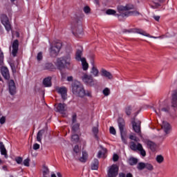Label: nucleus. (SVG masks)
I'll return each instance as SVG.
<instances>
[{
  "mask_svg": "<svg viewBox=\"0 0 177 177\" xmlns=\"http://www.w3.org/2000/svg\"><path fill=\"white\" fill-rule=\"evenodd\" d=\"M118 158H119V157H118V155H117V154H113V161H118Z\"/></svg>",
  "mask_w": 177,
  "mask_h": 177,
  "instance_id": "obj_54",
  "label": "nucleus"
},
{
  "mask_svg": "<svg viewBox=\"0 0 177 177\" xmlns=\"http://www.w3.org/2000/svg\"><path fill=\"white\" fill-rule=\"evenodd\" d=\"M130 148L131 149V150H134V151H136V150H138V151H140L142 157H146V151L143 149V147L141 145L140 143H138V145H136L135 144V142H131Z\"/></svg>",
  "mask_w": 177,
  "mask_h": 177,
  "instance_id": "obj_6",
  "label": "nucleus"
},
{
  "mask_svg": "<svg viewBox=\"0 0 177 177\" xmlns=\"http://www.w3.org/2000/svg\"><path fill=\"white\" fill-rule=\"evenodd\" d=\"M145 168L149 171H153V165H151V163H145Z\"/></svg>",
  "mask_w": 177,
  "mask_h": 177,
  "instance_id": "obj_38",
  "label": "nucleus"
},
{
  "mask_svg": "<svg viewBox=\"0 0 177 177\" xmlns=\"http://www.w3.org/2000/svg\"><path fill=\"white\" fill-rule=\"evenodd\" d=\"M43 84L46 88H49V86H52V77H48L45 78L43 80Z\"/></svg>",
  "mask_w": 177,
  "mask_h": 177,
  "instance_id": "obj_23",
  "label": "nucleus"
},
{
  "mask_svg": "<svg viewBox=\"0 0 177 177\" xmlns=\"http://www.w3.org/2000/svg\"><path fill=\"white\" fill-rule=\"evenodd\" d=\"M10 66L11 67V70L12 71V73H16V67L15 66V64H10Z\"/></svg>",
  "mask_w": 177,
  "mask_h": 177,
  "instance_id": "obj_51",
  "label": "nucleus"
},
{
  "mask_svg": "<svg viewBox=\"0 0 177 177\" xmlns=\"http://www.w3.org/2000/svg\"><path fill=\"white\" fill-rule=\"evenodd\" d=\"M98 132H99V127L97 126L93 127V133H94V135H97Z\"/></svg>",
  "mask_w": 177,
  "mask_h": 177,
  "instance_id": "obj_43",
  "label": "nucleus"
},
{
  "mask_svg": "<svg viewBox=\"0 0 177 177\" xmlns=\"http://www.w3.org/2000/svg\"><path fill=\"white\" fill-rule=\"evenodd\" d=\"M67 105L66 104L59 103L57 106V111L60 113L61 114H66V111H67Z\"/></svg>",
  "mask_w": 177,
  "mask_h": 177,
  "instance_id": "obj_15",
  "label": "nucleus"
},
{
  "mask_svg": "<svg viewBox=\"0 0 177 177\" xmlns=\"http://www.w3.org/2000/svg\"><path fill=\"white\" fill-rule=\"evenodd\" d=\"M118 127L120 131V135L122 138V140L123 143L127 145V138H125V132H124V127H125V123L124 122V120L120 119L118 120Z\"/></svg>",
  "mask_w": 177,
  "mask_h": 177,
  "instance_id": "obj_10",
  "label": "nucleus"
},
{
  "mask_svg": "<svg viewBox=\"0 0 177 177\" xmlns=\"http://www.w3.org/2000/svg\"><path fill=\"white\" fill-rule=\"evenodd\" d=\"M109 132L110 133H111V135H115L117 133V132L115 131V129H114V127H111L109 128Z\"/></svg>",
  "mask_w": 177,
  "mask_h": 177,
  "instance_id": "obj_44",
  "label": "nucleus"
},
{
  "mask_svg": "<svg viewBox=\"0 0 177 177\" xmlns=\"http://www.w3.org/2000/svg\"><path fill=\"white\" fill-rule=\"evenodd\" d=\"M129 164L130 165H136V164H138V159L135 158H130L129 159Z\"/></svg>",
  "mask_w": 177,
  "mask_h": 177,
  "instance_id": "obj_33",
  "label": "nucleus"
},
{
  "mask_svg": "<svg viewBox=\"0 0 177 177\" xmlns=\"http://www.w3.org/2000/svg\"><path fill=\"white\" fill-rule=\"evenodd\" d=\"M6 121V118L5 116H3L0 118V124H5Z\"/></svg>",
  "mask_w": 177,
  "mask_h": 177,
  "instance_id": "obj_48",
  "label": "nucleus"
},
{
  "mask_svg": "<svg viewBox=\"0 0 177 177\" xmlns=\"http://www.w3.org/2000/svg\"><path fill=\"white\" fill-rule=\"evenodd\" d=\"M146 163L145 162H139L138 164L137 168L140 171H142V169H145Z\"/></svg>",
  "mask_w": 177,
  "mask_h": 177,
  "instance_id": "obj_36",
  "label": "nucleus"
},
{
  "mask_svg": "<svg viewBox=\"0 0 177 177\" xmlns=\"http://www.w3.org/2000/svg\"><path fill=\"white\" fill-rule=\"evenodd\" d=\"M84 13H89V12H91V8L88 6H85L84 8Z\"/></svg>",
  "mask_w": 177,
  "mask_h": 177,
  "instance_id": "obj_49",
  "label": "nucleus"
},
{
  "mask_svg": "<svg viewBox=\"0 0 177 177\" xmlns=\"http://www.w3.org/2000/svg\"><path fill=\"white\" fill-rule=\"evenodd\" d=\"M91 68L90 70L91 75L85 73L82 77V80L83 82L86 84V85H88V86H94L95 80V79H93V77L95 78L99 77V75H100V73L99 72V69L97 68V66H96L95 60L93 59L91 60Z\"/></svg>",
  "mask_w": 177,
  "mask_h": 177,
  "instance_id": "obj_1",
  "label": "nucleus"
},
{
  "mask_svg": "<svg viewBox=\"0 0 177 177\" xmlns=\"http://www.w3.org/2000/svg\"><path fill=\"white\" fill-rule=\"evenodd\" d=\"M43 176H46V175H49V169L46 166H43Z\"/></svg>",
  "mask_w": 177,
  "mask_h": 177,
  "instance_id": "obj_34",
  "label": "nucleus"
},
{
  "mask_svg": "<svg viewBox=\"0 0 177 177\" xmlns=\"http://www.w3.org/2000/svg\"><path fill=\"white\" fill-rule=\"evenodd\" d=\"M1 74L5 80H9L10 75L9 74V69L6 66H2L1 68Z\"/></svg>",
  "mask_w": 177,
  "mask_h": 177,
  "instance_id": "obj_16",
  "label": "nucleus"
},
{
  "mask_svg": "<svg viewBox=\"0 0 177 177\" xmlns=\"http://www.w3.org/2000/svg\"><path fill=\"white\" fill-rule=\"evenodd\" d=\"M84 96H88V97H91L92 96V94L91 91H84Z\"/></svg>",
  "mask_w": 177,
  "mask_h": 177,
  "instance_id": "obj_52",
  "label": "nucleus"
},
{
  "mask_svg": "<svg viewBox=\"0 0 177 177\" xmlns=\"http://www.w3.org/2000/svg\"><path fill=\"white\" fill-rule=\"evenodd\" d=\"M82 68L84 71H86V70H88V68H89V65L86 63V59L83 57L82 59Z\"/></svg>",
  "mask_w": 177,
  "mask_h": 177,
  "instance_id": "obj_28",
  "label": "nucleus"
},
{
  "mask_svg": "<svg viewBox=\"0 0 177 177\" xmlns=\"http://www.w3.org/2000/svg\"><path fill=\"white\" fill-rule=\"evenodd\" d=\"M101 75L102 77H105L106 78H108V80H113V75L107 71L106 69H102L101 70Z\"/></svg>",
  "mask_w": 177,
  "mask_h": 177,
  "instance_id": "obj_19",
  "label": "nucleus"
},
{
  "mask_svg": "<svg viewBox=\"0 0 177 177\" xmlns=\"http://www.w3.org/2000/svg\"><path fill=\"white\" fill-rule=\"evenodd\" d=\"M73 151L76 154H78V153H80V147H78V145H75L74 149H73Z\"/></svg>",
  "mask_w": 177,
  "mask_h": 177,
  "instance_id": "obj_46",
  "label": "nucleus"
},
{
  "mask_svg": "<svg viewBox=\"0 0 177 177\" xmlns=\"http://www.w3.org/2000/svg\"><path fill=\"white\" fill-rule=\"evenodd\" d=\"M39 149V145L36 143L33 145V150H38Z\"/></svg>",
  "mask_w": 177,
  "mask_h": 177,
  "instance_id": "obj_53",
  "label": "nucleus"
},
{
  "mask_svg": "<svg viewBox=\"0 0 177 177\" xmlns=\"http://www.w3.org/2000/svg\"><path fill=\"white\" fill-rule=\"evenodd\" d=\"M103 95L105 96H109L110 95V88H105L103 91H102Z\"/></svg>",
  "mask_w": 177,
  "mask_h": 177,
  "instance_id": "obj_39",
  "label": "nucleus"
},
{
  "mask_svg": "<svg viewBox=\"0 0 177 177\" xmlns=\"http://www.w3.org/2000/svg\"><path fill=\"white\" fill-rule=\"evenodd\" d=\"M16 0H10L12 3L15 2Z\"/></svg>",
  "mask_w": 177,
  "mask_h": 177,
  "instance_id": "obj_63",
  "label": "nucleus"
},
{
  "mask_svg": "<svg viewBox=\"0 0 177 177\" xmlns=\"http://www.w3.org/2000/svg\"><path fill=\"white\" fill-rule=\"evenodd\" d=\"M97 168H99V160L97 159H95L91 165V169L96 170Z\"/></svg>",
  "mask_w": 177,
  "mask_h": 177,
  "instance_id": "obj_31",
  "label": "nucleus"
},
{
  "mask_svg": "<svg viewBox=\"0 0 177 177\" xmlns=\"http://www.w3.org/2000/svg\"><path fill=\"white\" fill-rule=\"evenodd\" d=\"M51 177H56V174H52Z\"/></svg>",
  "mask_w": 177,
  "mask_h": 177,
  "instance_id": "obj_62",
  "label": "nucleus"
},
{
  "mask_svg": "<svg viewBox=\"0 0 177 177\" xmlns=\"http://www.w3.org/2000/svg\"><path fill=\"white\" fill-rule=\"evenodd\" d=\"M17 52H19V40L15 39L12 43V55L14 57L17 56Z\"/></svg>",
  "mask_w": 177,
  "mask_h": 177,
  "instance_id": "obj_12",
  "label": "nucleus"
},
{
  "mask_svg": "<svg viewBox=\"0 0 177 177\" xmlns=\"http://www.w3.org/2000/svg\"><path fill=\"white\" fill-rule=\"evenodd\" d=\"M132 109L131 108V106H127L125 109V113L127 115H131V111Z\"/></svg>",
  "mask_w": 177,
  "mask_h": 177,
  "instance_id": "obj_41",
  "label": "nucleus"
},
{
  "mask_svg": "<svg viewBox=\"0 0 177 177\" xmlns=\"http://www.w3.org/2000/svg\"><path fill=\"white\" fill-rule=\"evenodd\" d=\"M2 164V160L0 159V165Z\"/></svg>",
  "mask_w": 177,
  "mask_h": 177,
  "instance_id": "obj_64",
  "label": "nucleus"
},
{
  "mask_svg": "<svg viewBox=\"0 0 177 177\" xmlns=\"http://www.w3.org/2000/svg\"><path fill=\"white\" fill-rule=\"evenodd\" d=\"M44 133H45V131H44V130H40L37 133V142H41V141L42 140V136H44Z\"/></svg>",
  "mask_w": 177,
  "mask_h": 177,
  "instance_id": "obj_30",
  "label": "nucleus"
},
{
  "mask_svg": "<svg viewBox=\"0 0 177 177\" xmlns=\"http://www.w3.org/2000/svg\"><path fill=\"white\" fill-rule=\"evenodd\" d=\"M119 169L117 165H112L108 167V177H117Z\"/></svg>",
  "mask_w": 177,
  "mask_h": 177,
  "instance_id": "obj_9",
  "label": "nucleus"
},
{
  "mask_svg": "<svg viewBox=\"0 0 177 177\" xmlns=\"http://www.w3.org/2000/svg\"><path fill=\"white\" fill-rule=\"evenodd\" d=\"M71 140L72 142L76 143V142H78V140H80V136H78V135L77 134H73L72 135Z\"/></svg>",
  "mask_w": 177,
  "mask_h": 177,
  "instance_id": "obj_35",
  "label": "nucleus"
},
{
  "mask_svg": "<svg viewBox=\"0 0 177 177\" xmlns=\"http://www.w3.org/2000/svg\"><path fill=\"white\" fill-rule=\"evenodd\" d=\"M132 7H129V6H120L119 7H118L119 12H123L120 14V16H122V17H129V16H139V15H140L139 11H128Z\"/></svg>",
  "mask_w": 177,
  "mask_h": 177,
  "instance_id": "obj_3",
  "label": "nucleus"
},
{
  "mask_svg": "<svg viewBox=\"0 0 177 177\" xmlns=\"http://www.w3.org/2000/svg\"><path fill=\"white\" fill-rule=\"evenodd\" d=\"M86 160H88V153L83 151L82 157L80 158V161H81V162H86Z\"/></svg>",
  "mask_w": 177,
  "mask_h": 177,
  "instance_id": "obj_27",
  "label": "nucleus"
},
{
  "mask_svg": "<svg viewBox=\"0 0 177 177\" xmlns=\"http://www.w3.org/2000/svg\"><path fill=\"white\" fill-rule=\"evenodd\" d=\"M156 160L158 164H162L164 162V156L162 155H158L156 156Z\"/></svg>",
  "mask_w": 177,
  "mask_h": 177,
  "instance_id": "obj_32",
  "label": "nucleus"
},
{
  "mask_svg": "<svg viewBox=\"0 0 177 177\" xmlns=\"http://www.w3.org/2000/svg\"><path fill=\"white\" fill-rule=\"evenodd\" d=\"M12 37H16L17 38H19L20 37V34L19 32H12Z\"/></svg>",
  "mask_w": 177,
  "mask_h": 177,
  "instance_id": "obj_50",
  "label": "nucleus"
},
{
  "mask_svg": "<svg viewBox=\"0 0 177 177\" xmlns=\"http://www.w3.org/2000/svg\"><path fill=\"white\" fill-rule=\"evenodd\" d=\"M57 175L58 177H62V174H60L59 172L57 174Z\"/></svg>",
  "mask_w": 177,
  "mask_h": 177,
  "instance_id": "obj_61",
  "label": "nucleus"
},
{
  "mask_svg": "<svg viewBox=\"0 0 177 177\" xmlns=\"http://www.w3.org/2000/svg\"><path fill=\"white\" fill-rule=\"evenodd\" d=\"M127 176L124 173H120L119 174V177H126Z\"/></svg>",
  "mask_w": 177,
  "mask_h": 177,
  "instance_id": "obj_58",
  "label": "nucleus"
},
{
  "mask_svg": "<svg viewBox=\"0 0 177 177\" xmlns=\"http://www.w3.org/2000/svg\"><path fill=\"white\" fill-rule=\"evenodd\" d=\"M62 49V43H57L54 46H51L50 48V53L53 57H56Z\"/></svg>",
  "mask_w": 177,
  "mask_h": 177,
  "instance_id": "obj_7",
  "label": "nucleus"
},
{
  "mask_svg": "<svg viewBox=\"0 0 177 177\" xmlns=\"http://www.w3.org/2000/svg\"><path fill=\"white\" fill-rule=\"evenodd\" d=\"M0 151L1 156H4L5 158H8V152L6 151V148H5V145L2 142H0Z\"/></svg>",
  "mask_w": 177,
  "mask_h": 177,
  "instance_id": "obj_21",
  "label": "nucleus"
},
{
  "mask_svg": "<svg viewBox=\"0 0 177 177\" xmlns=\"http://www.w3.org/2000/svg\"><path fill=\"white\" fill-rule=\"evenodd\" d=\"M76 32H77V35H82V32H83L82 25H80L78 26L77 29L76 30Z\"/></svg>",
  "mask_w": 177,
  "mask_h": 177,
  "instance_id": "obj_37",
  "label": "nucleus"
},
{
  "mask_svg": "<svg viewBox=\"0 0 177 177\" xmlns=\"http://www.w3.org/2000/svg\"><path fill=\"white\" fill-rule=\"evenodd\" d=\"M30 158H28L23 161V165L25 167H30Z\"/></svg>",
  "mask_w": 177,
  "mask_h": 177,
  "instance_id": "obj_40",
  "label": "nucleus"
},
{
  "mask_svg": "<svg viewBox=\"0 0 177 177\" xmlns=\"http://www.w3.org/2000/svg\"><path fill=\"white\" fill-rule=\"evenodd\" d=\"M8 88L10 95L16 94V85L15 84V81L13 80L9 81Z\"/></svg>",
  "mask_w": 177,
  "mask_h": 177,
  "instance_id": "obj_14",
  "label": "nucleus"
},
{
  "mask_svg": "<svg viewBox=\"0 0 177 177\" xmlns=\"http://www.w3.org/2000/svg\"><path fill=\"white\" fill-rule=\"evenodd\" d=\"M73 76H68L67 77V81H68L69 82H71V81H73Z\"/></svg>",
  "mask_w": 177,
  "mask_h": 177,
  "instance_id": "obj_56",
  "label": "nucleus"
},
{
  "mask_svg": "<svg viewBox=\"0 0 177 177\" xmlns=\"http://www.w3.org/2000/svg\"><path fill=\"white\" fill-rule=\"evenodd\" d=\"M106 151H107V150L106 149V148H102V151H100L97 155V157L98 158H104V155L106 154Z\"/></svg>",
  "mask_w": 177,
  "mask_h": 177,
  "instance_id": "obj_29",
  "label": "nucleus"
},
{
  "mask_svg": "<svg viewBox=\"0 0 177 177\" xmlns=\"http://www.w3.org/2000/svg\"><path fill=\"white\" fill-rule=\"evenodd\" d=\"M153 19L156 21H158L160 20V16H154Z\"/></svg>",
  "mask_w": 177,
  "mask_h": 177,
  "instance_id": "obj_57",
  "label": "nucleus"
},
{
  "mask_svg": "<svg viewBox=\"0 0 177 177\" xmlns=\"http://www.w3.org/2000/svg\"><path fill=\"white\" fill-rule=\"evenodd\" d=\"M15 161H16L17 164H21V162H23V158H21V157L16 158Z\"/></svg>",
  "mask_w": 177,
  "mask_h": 177,
  "instance_id": "obj_45",
  "label": "nucleus"
},
{
  "mask_svg": "<svg viewBox=\"0 0 177 177\" xmlns=\"http://www.w3.org/2000/svg\"><path fill=\"white\" fill-rule=\"evenodd\" d=\"M55 65L52 63H46L42 66L43 70H49L50 71H52V70H55Z\"/></svg>",
  "mask_w": 177,
  "mask_h": 177,
  "instance_id": "obj_22",
  "label": "nucleus"
},
{
  "mask_svg": "<svg viewBox=\"0 0 177 177\" xmlns=\"http://www.w3.org/2000/svg\"><path fill=\"white\" fill-rule=\"evenodd\" d=\"M146 143L149 149H150L151 150H156V147H157V145H156V143H154L153 141L148 140Z\"/></svg>",
  "mask_w": 177,
  "mask_h": 177,
  "instance_id": "obj_26",
  "label": "nucleus"
},
{
  "mask_svg": "<svg viewBox=\"0 0 177 177\" xmlns=\"http://www.w3.org/2000/svg\"><path fill=\"white\" fill-rule=\"evenodd\" d=\"M1 21L3 26L5 27V29L6 30L7 32H9L12 30V25L9 21V18L8 17V16L5 15H1Z\"/></svg>",
  "mask_w": 177,
  "mask_h": 177,
  "instance_id": "obj_5",
  "label": "nucleus"
},
{
  "mask_svg": "<svg viewBox=\"0 0 177 177\" xmlns=\"http://www.w3.org/2000/svg\"><path fill=\"white\" fill-rule=\"evenodd\" d=\"M54 63L58 70H63V68L70 70V68L71 67V55L68 54L57 58Z\"/></svg>",
  "mask_w": 177,
  "mask_h": 177,
  "instance_id": "obj_2",
  "label": "nucleus"
},
{
  "mask_svg": "<svg viewBox=\"0 0 177 177\" xmlns=\"http://www.w3.org/2000/svg\"><path fill=\"white\" fill-rule=\"evenodd\" d=\"M133 32H136V34H140V35H143L144 37H148V38H153V39H162L164 38V36H160V37H154L150 35V34L146 32V31L139 29V28H135L133 30Z\"/></svg>",
  "mask_w": 177,
  "mask_h": 177,
  "instance_id": "obj_8",
  "label": "nucleus"
},
{
  "mask_svg": "<svg viewBox=\"0 0 177 177\" xmlns=\"http://www.w3.org/2000/svg\"><path fill=\"white\" fill-rule=\"evenodd\" d=\"M72 92L76 96H79V97H84L85 96V90L80 82H75L72 84Z\"/></svg>",
  "mask_w": 177,
  "mask_h": 177,
  "instance_id": "obj_4",
  "label": "nucleus"
},
{
  "mask_svg": "<svg viewBox=\"0 0 177 177\" xmlns=\"http://www.w3.org/2000/svg\"><path fill=\"white\" fill-rule=\"evenodd\" d=\"M43 58V55H42V53H39L37 54V59L38 60V62H39L40 60H41Z\"/></svg>",
  "mask_w": 177,
  "mask_h": 177,
  "instance_id": "obj_47",
  "label": "nucleus"
},
{
  "mask_svg": "<svg viewBox=\"0 0 177 177\" xmlns=\"http://www.w3.org/2000/svg\"><path fill=\"white\" fill-rule=\"evenodd\" d=\"M77 116L74 115L73 117V123H72V131L74 132H77L78 129H80V124L75 123Z\"/></svg>",
  "mask_w": 177,
  "mask_h": 177,
  "instance_id": "obj_20",
  "label": "nucleus"
},
{
  "mask_svg": "<svg viewBox=\"0 0 177 177\" xmlns=\"http://www.w3.org/2000/svg\"><path fill=\"white\" fill-rule=\"evenodd\" d=\"M82 56V48L80 47V50H77L76 52V57L75 59L77 60V62H81L82 61V58L81 57Z\"/></svg>",
  "mask_w": 177,
  "mask_h": 177,
  "instance_id": "obj_25",
  "label": "nucleus"
},
{
  "mask_svg": "<svg viewBox=\"0 0 177 177\" xmlns=\"http://www.w3.org/2000/svg\"><path fill=\"white\" fill-rule=\"evenodd\" d=\"M171 106L174 108L177 107V90H174L171 94Z\"/></svg>",
  "mask_w": 177,
  "mask_h": 177,
  "instance_id": "obj_13",
  "label": "nucleus"
},
{
  "mask_svg": "<svg viewBox=\"0 0 177 177\" xmlns=\"http://www.w3.org/2000/svg\"><path fill=\"white\" fill-rule=\"evenodd\" d=\"M133 129L136 133H140V121H133L132 122Z\"/></svg>",
  "mask_w": 177,
  "mask_h": 177,
  "instance_id": "obj_17",
  "label": "nucleus"
},
{
  "mask_svg": "<svg viewBox=\"0 0 177 177\" xmlns=\"http://www.w3.org/2000/svg\"><path fill=\"white\" fill-rule=\"evenodd\" d=\"M94 3H95V5H99V0H94Z\"/></svg>",
  "mask_w": 177,
  "mask_h": 177,
  "instance_id": "obj_59",
  "label": "nucleus"
},
{
  "mask_svg": "<svg viewBox=\"0 0 177 177\" xmlns=\"http://www.w3.org/2000/svg\"><path fill=\"white\" fill-rule=\"evenodd\" d=\"M56 91L57 93L61 95L64 100H66V99H67V88L66 87H57Z\"/></svg>",
  "mask_w": 177,
  "mask_h": 177,
  "instance_id": "obj_11",
  "label": "nucleus"
},
{
  "mask_svg": "<svg viewBox=\"0 0 177 177\" xmlns=\"http://www.w3.org/2000/svg\"><path fill=\"white\" fill-rule=\"evenodd\" d=\"M129 139H131V140H136V136L131 134L129 136Z\"/></svg>",
  "mask_w": 177,
  "mask_h": 177,
  "instance_id": "obj_55",
  "label": "nucleus"
},
{
  "mask_svg": "<svg viewBox=\"0 0 177 177\" xmlns=\"http://www.w3.org/2000/svg\"><path fill=\"white\" fill-rule=\"evenodd\" d=\"M106 15H115V10L109 9L106 11Z\"/></svg>",
  "mask_w": 177,
  "mask_h": 177,
  "instance_id": "obj_42",
  "label": "nucleus"
},
{
  "mask_svg": "<svg viewBox=\"0 0 177 177\" xmlns=\"http://www.w3.org/2000/svg\"><path fill=\"white\" fill-rule=\"evenodd\" d=\"M161 111L168 113V111H169V108H161V106H160V108L155 109V113L157 114V115H161Z\"/></svg>",
  "mask_w": 177,
  "mask_h": 177,
  "instance_id": "obj_24",
  "label": "nucleus"
},
{
  "mask_svg": "<svg viewBox=\"0 0 177 177\" xmlns=\"http://www.w3.org/2000/svg\"><path fill=\"white\" fill-rule=\"evenodd\" d=\"M161 127L163 129L164 132L166 133V135H168V133H169V130L171 129V125L169 124V123L166 121H162Z\"/></svg>",
  "mask_w": 177,
  "mask_h": 177,
  "instance_id": "obj_18",
  "label": "nucleus"
},
{
  "mask_svg": "<svg viewBox=\"0 0 177 177\" xmlns=\"http://www.w3.org/2000/svg\"><path fill=\"white\" fill-rule=\"evenodd\" d=\"M126 177H132V175L130 173H129L127 174Z\"/></svg>",
  "mask_w": 177,
  "mask_h": 177,
  "instance_id": "obj_60",
  "label": "nucleus"
}]
</instances>
